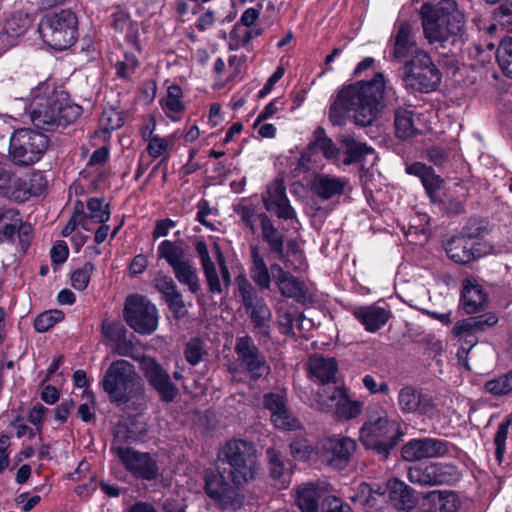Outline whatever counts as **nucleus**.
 Wrapping results in <instances>:
<instances>
[{
  "label": "nucleus",
  "instance_id": "obj_10",
  "mask_svg": "<svg viewBox=\"0 0 512 512\" xmlns=\"http://www.w3.org/2000/svg\"><path fill=\"white\" fill-rule=\"evenodd\" d=\"M399 75L407 88L429 92L441 82V73L424 50H416L412 58L399 69Z\"/></svg>",
  "mask_w": 512,
  "mask_h": 512
},
{
  "label": "nucleus",
  "instance_id": "obj_1",
  "mask_svg": "<svg viewBox=\"0 0 512 512\" xmlns=\"http://www.w3.org/2000/svg\"><path fill=\"white\" fill-rule=\"evenodd\" d=\"M384 93L385 78L382 73H376L371 80L343 86L329 107L330 122L334 126H341L352 112L356 125H371L383 108Z\"/></svg>",
  "mask_w": 512,
  "mask_h": 512
},
{
  "label": "nucleus",
  "instance_id": "obj_37",
  "mask_svg": "<svg viewBox=\"0 0 512 512\" xmlns=\"http://www.w3.org/2000/svg\"><path fill=\"white\" fill-rule=\"evenodd\" d=\"M321 491L313 484L298 487L295 493V503L301 512H319Z\"/></svg>",
  "mask_w": 512,
  "mask_h": 512
},
{
  "label": "nucleus",
  "instance_id": "obj_46",
  "mask_svg": "<svg viewBox=\"0 0 512 512\" xmlns=\"http://www.w3.org/2000/svg\"><path fill=\"white\" fill-rule=\"evenodd\" d=\"M87 209L89 210L88 219L95 223H106L110 218L109 204H103L100 198L92 197L87 200Z\"/></svg>",
  "mask_w": 512,
  "mask_h": 512
},
{
  "label": "nucleus",
  "instance_id": "obj_44",
  "mask_svg": "<svg viewBox=\"0 0 512 512\" xmlns=\"http://www.w3.org/2000/svg\"><path fill=\"white\" fill-rule=\"evenodd\" d=\"M496 59L502 73L512 78V36L501 40L496 51Z\"/></svg>",
  "mask_w": 512,
  "mask_h": 512
},
{
  "label": "nucleus",
  "instance_id": "obj_28",
  "mask_svg": "<svg viewBox=\"0 0 512 512\" xmlns=\"http://www.w3.org/2000/svg\"><path fill=\"white\" fill-rule=\"evenodd\" d=\"M478 241L465 237H456L447 242L445 250L448 257L456 263L467 264L479 257Z\"/></svg>",
  "mask_w": 512,
  "mask_h": 512
},
{
  "label": "nucleus",
  "instance_id": "obj_24",
  "mask_svg": "<svg viewBox=\"0 0 512 512\" xmlns=\"http://www.w3.org/2000/svg\"><path fill=\"white\" fill-rule=\"evenodd\" d=\"M262 239L267 243L269 254L276 260H284L287 257L284 249V234L276 228L270 217L261 213L259 215Z\"/></svg>",
  "mask_w": 512,
  "mask_h": 512
},
{
  "label": "nucleus",
  "instance_id": "obj_48",
  "mask_svg": "<svg viewBox=\"0 0 512 512\" xmlns=\"http://www.w3.org/2000/svg\"><path fill=\"white\" fill-rule=\"evenodd\" d=\"M138 66L137 57L133 53H125L124 60L116 62L115 72L117 77L128 80L131 79Z\"/></svg>",
  "mask_w": 512,
  "mask_h": 512
},
{
  "label": "nucleus",
  "instance_id": "obj_62",
  "mask_svg": "<svg viewBox=\"0 0 512 512\" xmlns=\"http://www.w3.org/2000/svg\"><path fill=\"white\" fill-rule=\"evenodd\" d=\"M102 332L104 336L115 343L126 335V328L121 323L102 324Z\"/></svg>",
  "mask_w": 512,
  "mask_h": 512
},
{
  "label": "nucleus",
  "instance_id": "obj_20",
  "mask_svg": "<svg viewBox=\"0 0 512 512\" xmlns=\"http://www.w3.org/2000/svg\"><path fill=\"white\" fill-rule=\"evenodd\" d=\"M398 406L403 413L431 417L436 411L432 396L413 386H404L398 393Z\"/></svg>",
  "mask_w": 512,
  "mask_h": 512
},
{
  "label": "nucleus",
  "instance_id": "obj_36",
  "mask_svg": "<svg viewBox=\"0 0 512 512\" xmlns=\"http://www.w3.org/2000/svg\"><path fill=\"white\" fill-rule=\"evenodd\" d=\"M460 305L465 314H475L480 309V285L476 280L465 279L462 283Z\"/></svg>",
  "mask_w": 512,
  "mask_h": 512
},
{
  "label": "nucleus",
  "instance_id": "obj_60",
  "mask_svg": "<svg viewBox=\"0 0 512 512\" xmlns=\"http://www.w3.org/2000/svg\"><path fill=\"white\" fill-rule=\"evenodd\" d=\"M155 288L164 296V299L178 290L172 277L160 275L154 279Z\"/></svg>",
  "mask_w": 512,
  "mask_h": 512
},
{
  "label": "nucleus",
  "instance_id": "obj_22",
  "mask_svg": "<svg viewBox=\"0 0 512 512\" xmlns=\"http://www.w3.org/2000/svg\"><path fill=\"white\" fill-rule=\"evenodd\" d=\"M226 473L218 465V473L210 472L205 475V492L209 498L222 505H231L236 496V486L230 484Z\"/></svg>",
  "mask_w": 512,
  "mask_h": 512
},
{
  "label": "nucleus",
  "instance_id": "obj_50",
  "mask_svg": "<svg viewBox=\"0 0 512 512\" xmlns=\"http://www.w3.org/2000/svg\"><path fill=\"white\" fill-rule=\"evenodd\" d=\"M93 270L94 265L91 262H86L81 268L75 270L71 275L72 286L79 291L85 290Z\"/></svg>",
  "mask_w": 512,
  "mask_h": 512
},
{
  "label": "nucleus",
  "instance_id": "obj_43",
  "mask_svg": "<svg viewBox=\"0 0 512 512\" xmlns=\"http://www.w3.org/2000/svg\"><path fill=\"white\" fill-rule=\"evenodd\" d=\"M7 186L3 195L15 202L23 203L31 197L26 178L13 174L11 182Z\"/></svg>",
  "mask_w": 512,
  "mask_h": 512
},
{
  "label": "nucleus",
  "instance_id": "obj_54",
  "mask_svg": "<svg viewBox=\"0 0 512 512\" xmlns=\"http://www.w3.org/2000/svg\"><path fill=\"white\" fill-rule=\"evenodd\" d=\"M509 426L510 420L501 422L494 437V444L496 446L495 454L498 462L502 461L505 454V444L508 436Z\"/></svg>",
  "mask_w": 512,
  "mask_h": 512
},
{
  "label": "nucleus",
  "instance_id": "obj_58",
  "mask_svg": "<svg viewBox=\"0 0 512 512\" xmlns=\"http://www.w3.org/2000/svg\"><path fill=\"white\" fill-rule=\"evenodd\" d=\"M264 406L271 412V420L281 410L286 408L284 397L278 393H268L264 396Z\"/></svg>",
  "mask_w": 512,
  "mask_h": 512
},
{
  "label": "nucleus",
  "instance_id": "obj_51",
  "mask_svg": "<svg viewBox=\"0 0 512 512\" xmlns=\"http://www.w3.org/2000/svg\"><path fill=\"white\" fill-rule=\"evenodd\" d=\"M485 388L494 395H504L512 391V370L497 379L486 383Z\"/></svg>",
  "mask_w": 512,
  "mask_h": 512
},
{
  "label": "nucleus",
  "instance_id": "obj_42",
  "mask_svg": "<svg viewBox=\"0 0 512 512\" xmlns=\"http://www.w3.org/2000/svg\"><path fill=\"white\" fill-rule=\"evenodd\" d=\"M32 17L25 12L13 13L3 25L4 33L9 37H19L31 27Z\"/></svg>",
  "mask_w": 512,
  "mask_h": 512
},
{
  "label": "nucleus",
  "instance_id": "obj_16",
  "mask_svg": "<svg viewBox=\"0 0 512 512\" xmlns=\"http://www.w3.org/2000/svg\"><path fill=\"white\" fill-rule=\"evenodd\" d=\"M458 469L452 464L420 463L408 469L411 483L422 486L451 484L458 479Z\"/></svg>",
  "mask_w": 512,
  "mask_h": 512
},
{
  "label": "nucleus",
  "instance_id": "obj_2",
  "mask_svg": "<svg viewBox=\"0 0 512 512\" xmlns=\"http://www.w3.org/2000/svg\"><path fill=\"white\" fill-rule=\"evenodd\" d=\"M30 116L35 127L53 131L75 122L82 113V107L70 102L63 91H50L41 83L30 92Z\"/></svg>",
  "mask_w": 512,
  "mask_h": 512
},
{
  "label": "nucleus",
  "instance_id": "obj_15",
  "mask_svg": "<svg viewBox=\"0 0 512 512\" xmlns=\"http://www.w3.org/2000/svg\"><path fill=\"white\" fill-rule=\"evenodd\" d=\"M240 367L249 374L252 381L267 377L271 368L265 355L249 335L236 338L234 347Z\"/></svg>",
  "mask_w": 512,
  "mask_h": 512
},
{
  "label": "nucleus",
  "instance_id": "obj_49",
  "mask_svg": "<svg viewBox=\"0 0 512 512\" xmlns=\"http://www.w3.org/2000/svg\"><path fill=\"white\" fill-rule=\"evenodd\" d=\"M88 220L87 214L84 213V208L82 202H77L75 205L74 212L70 217L67 225L63 228L61 234L63 237L69 236L78 225H81L85 230H88L86 227V222Z\"/></svg>",
  "mask_w": 512,
  "mask_h": 512
},
{
  "label": "nucleus",
  "instance_id": "obj_18",
  "mask_svg": "<svg viewBox=\"0 0 512 512\" xmlns=\"http://www.w3.org/2000/svg\"><path fill=\"white\" fill-rule=\"evenodd\" d=\"M33 229L31 224L23 222L18 209L0 207V240L13 242L15 235L21 247L26 250L31 242Z\"/></svg>",
  "mask_w": 512,
  "mask_h": 512
},
{
  "label": "nucleus",
  "instance_id": "obj_53",
  "mask_svg": "<svg viewBox=\"0 0 512 512\" xmlns=\"http://www.w3.org/2000/svg\"><path fill=\"white\" fill-rule=\"evenodd\" d=\"M275 427L283 430H295L300 427L298 419L292 415L288 408H284L271 420Z\"/></svg>",
  "mask_w": 512,
  "mask_h": 512
},
{
  "label": "nucleus",
  "instance_id": "obj_41",
  "mask_svg": "<svg viewBox=\"0 0 512 512\" xmlns=\"http://www.w3.org/2000/svg\"><path fill=\"white\" fill-rule=\"evenodd\" d=\"M182 97L181 87L173 84L168 87L166 96L161 100V106L165 115L173 121L177 120L174 115L181 114L185 110Z\"/></svg>",
  "mask_w": 512,
  "mask_h": 512
},
{
  "label": "nucleus",
  "instance_id": "obj_13",
  "mask_svg": "<svg viewBox=\"0 0 512 512\" xmlns=\"http://www.w3.org/2000/svg\"><path fill=\"white\" fill-rule=\"evenodd\" d=\"M356 452L357 442L347 436L327 437L317 445L322 463L337 471L352 468L356 464Z\"/></svg>",
  "mask_w": 512,
  "mask_h": 512
},
{
  "label": "nucleus",
  "instance_id": "obj_38",
  "mask_svg": "<svg viewBox=\"0 0 512 512\" xmlns=\"http://www.w3.org/2000/svg\"><path fill=\"white\" fill-rule=\"evenodd\" d=\"M276 285L283 297L293 298L302 304L308 299L306 285L291 273L277 281Z\"/></svg>",
  "mask_w": 512,
  "mask_h": 512
},
{
  "label": "nucleus",
  "instance_id": "obj_56",
  "mask_svg": "<svg viewBox=\"0 0 512 512\" xmlns=\"http://www.w3.org/2000/svg\"><path fill=\"white\" fill-rule=\"evenodd\" d=\"M27 181L31 197L39 196L48 186V180L41 171H33Z\"/></svg>",
  "mask_w": 512,
  "mask_h": 512
},
{
  "label": "nucleus",
  "instance_id": "obj_40",
  "mask_svg": "<svg viewBox=\"0 0 512 512\" xmlns=\"http://www.w3.org/2000/svg\"><path fill=\"white\" fill-rule=\"evenodd\" d=\"M395 133L399 139L406 140L416 136L419 130L414 125L413 112L398 108L394 113Z\"/></svg>",
  "mask_w": 512,
  "mask_h": 512
},
{
  "label": "nucleus",
  "instance_id": "obj_19",
  "mask_svg": "<svg viewBox=\"0 0 512 512\" xmlns=\"http://www.w3.org/2000/svg\"><path fill=\"white\" fill-rule=\"evenodd\" d=\"M451 448V443L440 439H413L402 447L401 455L404 460L414 462L424 458L443 457L450 453Z\"/></svg>",
  "mask_w": 512,
  "mask_h": 512
},
{
  "label": "nucleus",
  "instance_id": "obj_21",
  "mask_svg": "<svg viewBox=\"0 0 512 512\" xmlns=\"http://www.w3.org/2000/svg\"><path fill=\"white\" fill-rule=\"evenodd\" d=\"M262 201L265 209L274 212L280 219L290 220L296 217L295 210L287 198L283 179L277 178L267 185Z\"/></svg>",
  "mask_w": 512,
  "mask_h": 512
},
{
  "label": "nucleus",
  "instance_id": "obj_23",
  "mask_svg": "<svg viewBox=\"0 0 512 512\" xmlns=\"http://www.w3.org/2000/svg\"><path fill=\"white\" fill-rule=\"evenodd\" d=\"M479 332L480 316H473L459 320L452 329L453 335L462 342L457 353L458 360L467 369H469V366L464 362V355H467L470 350L477 345Z\"/></svg>",
  "mask_w": 512,
  "mask_h": 512
},
{
  "label": "nucleus",
  "instance_id": "obj_57",
  "mask_svg": "<svg viewBox=\"0 0 512 512\" xmlns=\"http://www.w3.org/2000/svg\"><path fill=\"white\" fill-rule=\"evenodd\" d=\"M202 270L209 292L211 294H221L223 288L215 264L208 267H203Z\"/></svg>",
  "mask_w": 512,
  "mask_h": 512
},
{
  "label": "nucleus",
  "instance_id": "obj_61",
  "mask_svg": "<svg viewBox=\"0 0 512 512\" xmlns=\"http://www.w3.org/2000/svg\"><path fill=\"white\" fill-rule=\"evenodd\" d=\"M493 18L502 26H512V0H507L496 9Z\"/></svg>",
  "mask_w": 512,
  "mask_h": 512
},
{
  "label": "nucleus",
  "instance_id": "obj_26",
  "mask_svg": "<svg viewBox=\"0 0 512 512\" xmlns=\"http://www.w3.org/2000/svg\"><path fill=\"white\" fill-rule=\"evenodd\" d=\"M396 30L391 54L392 61H402L407 57L412 58L415 51L419 50L412 37V26L408 22L402 21L398 23Z\"/></svg>",
  "mask_w": 512,
  "mask_h": 512
},
{
  "label": "nucleus",
  "instance_id": "obj_31",
  "mask_svg": "<svg viewBox=\"0 0 512 512\" xmlns=\"http://www.w3.org/2000/svg\"><path fill=\"white\" fill-rule=\"evenodd\" d=\"M318 152L328 160H336L340 154L339 147L326 135L325 129L321 126L314 130L312 140L306 148V154L310 156Z\"/></svg>",
  "mask_w": 512,
  "mask_h": 512
},
{
  "label": "nucleus",
  "instance_id": "obj_5",
  "mask_svg": "<svg viewBox=\"0 0 512 512\" xmlns=\"http://www.w3.org/2000/svg\"><path fill=\"white\" fill-rule=\"evenodd\" d=\"M425 37L432 42L446 41L461 30V16L455 0H443L437 5L426 2L420 9Z\"/></svg>",
  "mask_w": 512,
  "mask_h": 512
},
{
  "label": "nucleus",
  "instance_id": "obj_8",
  "mask_svg": "<svg viewBox=\"0 0 512 512\" xmlns=\"http://www.w3.org/2000/svg\"><path fill=\"white\" fill-rule=\"evenodd\" d=\"M236 295L240 298L242 306L248 315L253 331L261 337H271L272 311L259 291L244 276L235 279Z\"/></svg>",
  "mask_w": 512,
  "mask_h": 512
},
{
  "label": "nucleus",
  "instance_id": "obj_25",
  "mask_svg": "<svg viewBox=\"0 0 512 512\" xmlns=\"http://www.w3.org/2000/svg\"><path fill=\"white\" fill-rule=\"evenodd\" d=\"M389 500L399 511H411L418 503L415 490L403 481L394 478L388 481Z\"/></svg>",
  "mask_w": 512,
  "mask_h": 512
},
{
  "label": "nucleus",
  "instance_id": "obj_27",
  "mask_svg": "<svg viewBox=\"0 0 512 512\" xmlns=\"http://www.w3.org/2000/svg\"><path fill=\"white\" fill-rule=\"evenodd\" d=\"M348 184L345 178L330 174H317L312 181L313 193L322 200L341 196Z\"/></svg>",
  "mask_w": 512,
  "mask_h": 512
},
{
  "label": "nucleus",
  "instance_id": "obj_45",
  "mask_svg": "<svg viewBox=\"0 0 512 512\" xmlns=\"http://www.w3.org/2000/svg\"><path fill=\"white\" fill-rule=\"evenodd\" d=\"M64 319V313L61 310H48L39 314L34 321V328L39 333L47 332L57 323Z\"/></svg>",
  "mask_w": 512,
  "mask_h": 512
},
{
  "label": "nucleus",
  "instance_id": "obj_9",
  "mask_svg": "<svg viewBox=\"0 0 512 512\" xmlns=\"http://www.w3.org/2000/svg\"><path fill=\"white\" fill-rule=\"evenodd\" d=\"M126 426H119L114 433V441L111 452L114 453L125 469L137 478L147 481L155 480L159 475L157 461L147 452H139L130 447L117 446L129 439Z\"/></svg>",
  "mask_w": 512,
  "mask_h": 512
},
{
  "label": "nucleus",
  "instance_id": "obj_35",
  "mask_svg": "<svg viewBox=\"0 0 512 512\" xmlns=\"http://www.w3.org/2000/svg\"><path fill=\"white\" fill-rule=\"evenodd\" d=\"M348 390L345 386H323L316 394L315 401L317 409L321 411H330L347 395Z\"/></svg>",
  "mask_w": 512,
  "mask_h": 512
},
{
  "label": "nucleus",
  "instance_id": "obj_32",
  "mask_svg": "<svg viewBox=\"0 0 512 512\" xmlns=\"http://www.w3.org/2000/svg\"><path fill=\"white\" fill-rule=\"evenodd\" d=\"M425 512H456L459 499L452 491L435 490L427 493L425 497Z\"/></svg>",
  "mask_w": 512,
  "mask_h": 512
},
{
  "label": "nucleus",
  "instance_id": "obj_30",
  "mask_svg": "<svg viewBox=\"0 0 512 512\" xmlns=\"http://www.w3.org/2000/svg\"><path fill=\"white\" fill-rule=\"evenodd\" d=\"M308 365L311 377L321 384L336 383L338 367L334 358H325L322 355L315 354L309 358Z\"/></svg>",
  "mask_w": 512,
  "mask_h": 512
},
{
  "label": "nucleus",
  "instance_id": "obj_7",
  "mask_svg": "<svg viewBox=\"0 0 512 512\" xmlns=\"http://www.w3.org/2000/svg\"><path fill=\"white\" fill-rule=\"evenodd\" d=\"M101 383L110 401L117 404L128 403L143 388L134 365L122 359L110 364Z\"/></svg>",
  "mask_w": 512,
  "mask_h": 512
},
{
  "label": "nucleus",
  "instance_id": "obj_14",
  "mask_svg": "<svg viewBox=\"0 0 512 512\" xmlns=\"http://www.w3.org/2000/svg\"><path fill=\"white\" fill-rule=\"evenodd\" d=\"M124 319L137 333L151 334L158 325L156 306L144 296L130 295L124 306Z\"/></svg>",
  "mask_w": 512,
  "mask_h": 512
},
{
  "label": "nucleus",
  "instance_id": "obj_11",
  "mask_svg": "<svg viewBox=\"0 0 512 512\" xmlns=\"http://www.w3.org/2000/svg\"><path fill=\"white\" fill-rule=\"evenodd\" d=\"M157 256L159 260L167 262L178 282L186 285L191 293L196 294L200 291L197 268L180 242L163 240L157 247Z\"/></svg>",
  "mask_w": 512,
  "mask_h": 512
},
{
  "label": "nucleus",
  "instance_id": "obj_55",
  "mask_svg": "<svg viewBox=\"0 0 512 512\" xmlns=\"http://www.w3.org/2000/svg\"><path fill=\"white\" fill-rule=\"evenodd\" d=\"M165 302L175 319H180L187 315L188 311L185 309L186 305L179 290L166 297Z\"/></svg>",
  "mask_w": 512,
  "mask_h": 512
},
{
  "label": "nucleus",
  "instance_id": "obj_12",
  "mask_svg": "<svg viewBox=\"0 0 512 512\" xmlns=\"http://www.w3.org/2000/svg\"><path fill=\"white\" fill-rule=\"evenodd\" d=\"M49 146V139L32 129H18L10 139L9 157L18 166H30L38 162Z\"/></svg>",
  "mask_w": 512,
  "mask_h": 512
},
{
  "label": "nucleus",
  "instance_id": "obj_17",
  "mask_svg": "<svg viewBox=\"0 0 512 512\" xmlns=\"http://www.w3.org/2000/svg\"><path fill=\"white\" fill-rule=\"evenodd\" d=\"M140 368L148 384L157 392L164 403L173 402L178 396V387L171 380L170 374L154 358L144 356Z\"/></svg>",
  "mask_w": 512,
  "mask_h": 512
},
{
  "label": "nucleus",
  "instance_id": "obj_59",
  "mask_svg": "<svg viewBox=\"0 0 512 512\" xmlns=\"http://www.w3.org/2000/svg\"><path fill=\"white\" fill-rule=\"evenodd\" d=\"M321 512H354L351 507L335 496H327L322 500Z\"/></svg>",
  "mask_w": 512,
  "mask_h": 512
},
{
  "label": "nucleus",
  "instance_id": "obj_64",
  "mask_svg": "<svg viewBox=\"0 0 512 512\" xmlns=\"http://www.w3.org/2000/svg\"><path fill=\"white\" fill-rule=\"evenodd\" d=\"M250 277L260 290H268L271 286L269 269H250Z\"/></svg>",
  "mask_w": 512,
  "mask_h": 512
},
{
  "label": "nucleus",
  "instance_id": "obj_6",
  "mask_svg": "<svg viewBox=\"0 0 512 512\" xmlns=\"http://www.w3.org/2000/svg\"><path fill=\"white\" fill-rule=\"evenodd\" d=\"M38 32L44 43L55 50L71 47L78 38V19L70 9L49 12L41 17Z\"/></svg>",
  "mask_w": 512,
  "mask_h": 512
},
{
  "label": "nucleus",
  "instance_id": "obj_47",
  "mask_svg": "<svg viewBox=\"0 0 512 512\" xmlns=\"http://www.w3.org/2000/svg\"><path fill=\"white\" fill-rule=\"evenodd\" d=\"M363 404L360 401L350 400L348 394L337 405L336 413L339 418L350 420L361 414Z\"/></svg>",
  "mask_w": 512,
  "mask_h": 512
},
{
  "label": "nucleus",
  "instance_id": "obj_4",
  "mask_svg": "<svg viewBox=\"0 0 512 512\" xmlns=\"http://www.w3.org/2000/svg\"><path fill=\"white\" fill-rule=\"evenodd\" d=\"M219 466L226 473L231 484L244 486L255 479L258 460L253 443L233 439L225 443L218 452Z\"/></svg>",
  "mask_w": 512,
  "mask_h": 512
},
{
  "label": "nucleus",
  "instance_id": "obj_52",
  "mask_svg": "<svg viewBox=\"0 0 512 512\" xmlns=\"http://www.w3.org/2000/svg\"><path fill=\"white\" fill-rule=\"evenodd\" d=\"M185 358L191 365H197L205 354L204 343L199 338H192L185 347Z\"/></svg>",
  "mask_w": 512,
  "mask_h": 512
},
{
  "label": "nucleus",
  "instance_id": "obj_33",
  "mask_svg": "<svg viewBox=\"0 0 512 512\" xmlns=\"http://www.w3.org/2000/svg\"><path fill=\"white\" fill-rule=\"evenodd\" d=\"M406 172L421 179L423 186L433 200L438 197L442 179L434 174L432 167L420 162H414L406 167Z\"/></svg>",
  "mask_w": 512,
  "mask_h": 512
},
{
  "label": "nucleus",
  "instance_id": "obj_3",
  "mask_svg": "<svg viewBox=\"0 0 512 512\" xmlns=\"http://www.w3.org/2000/svg\"><path fill=\"white\" fill-rule=\"evenodd\" d=\"M402 436L400 425L389 418L381 405L375 403L367 408V419L359 429V440L366 449L386 460Z\"/></svg>",
  "mask_w": 512,
  "mask_h": 512
},
{
  "label": "nucleus",
  "instance_id": "obj_39",
  "mask_svg": "<svg viewBox=\"0 0 512 512\" xmlns=\"http://www.w3.org/2000/svg\"><path fill=\"white\" fill-rule=\"evenodd\" d=\"M112 27L117 33H125V39L132 45L138 47L137 24L134 23L128 12L117 10L112 15Z\"/></svg>",
  "mask_w": 512,
  "mask_h": 512
},
{
  "label": "nucleus",
  "instance_id": "obj_29",
  "mask_svg": "<svg viewBox=\"0 0 512 512\" xmlns=\"http://www.w3.org/2000/svg\"><path fill=\"white\" fill-rule=\"evenodd\" d=\"M353 314L369 332L380 330L391 317L389 309L376 304L359 307L354 310Z\"/></svg>",
  "mask_w": 512,
  "mask_h": 512
},
{
  "label": "nucleus",
  "instance_id": "obj_63",
  "mask_svg": "<svg viewBox=\"0 0 512 512\" xmlns=\"http://www.w3.org/2000/svg\"><path fill=\"white\" fill-rule=\"evenodd\" d=\"M290 453L296 460H306L310 456L307 440L299 438L290 443Z\"/></svg>",
  "mask_w": 512,
  "mask_h": 512
},
{
  "label": "nucleus",
  "instance_id": "obj_34",
  "mask_svg": "<svg viewBox=\"0 0 512 512\" xmlns=\"http://www.w3.org/2000/svg\"><path fill=\"white\" fill-rule=\"evenodd\" d=\"M340 144V152L345 154L343 163L350 165L352 163L360 162L367 154L373 152V149L367 146L365 143L356 141L349 135H341L338 138Z\"/></svg>",
  "mask_w": 512,
  "mask_h": 512
}]
</instances>
